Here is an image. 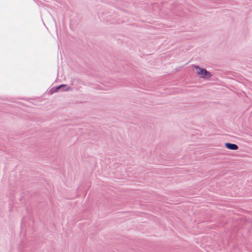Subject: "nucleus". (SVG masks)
<instances>
[{
  "instance_id": "nucleus-3",
  "label": "nucleus",
  "mask_w": 252,
  "mask_h": 252,
  "mask_svg": "<svg viewBox=\"0 0 252 252\" xmlns=\"http://www.w3.org/2000/svg\"><path fill=\"white\" fill-rule=\"evenodd\" d=\"M63 86H64V85H61V86L60 87H58L56 88V90H58L61 87H63Z\"/></svg>"
},
{
  "instance_id": "nucleus-2",
  "label": "nucleus",
  "mask_w": 252,
  "mask_h": 252,
  "mask_svg": "<svg viewBox=\"0 0 252 252\" xmlns=\"http://www.w3.org/2000/svg\"><path fill=\"white\" fill-rule=\"evenodd\" d=\"M225 147L230 150H236L238 149V147L235 144H232L229 143H226L225 144Z\"/></svg>"
},
{
  "instance_id": "nucleus-1",
  "label": "nucleus",
  "mask_w": 252,
  "mask_h": 252,
  "mask_svg": "<svg viewBox=\"0 0 252 252\" xmlns=\"http://www.w3.org/2000/svg\"><path fill=\"white\" fill-rule=\"evenodd\" d=\"M194 68L196 73L201 77L209 78L211 76L210 72L205 69L200 68L198 66H195Z\"/></svg>"
}]
</instances>
